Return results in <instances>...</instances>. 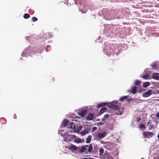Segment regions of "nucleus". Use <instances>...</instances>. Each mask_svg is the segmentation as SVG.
I'll use <instances>...</instances> for the list:
<instances>
[{"label":"nucleus","mask_w":159,"mask_h":159,"mask_svg":"<svg viewBox=\"0 0 159 159\" xmlns=\"http://www.w3.org/2000/svg\"><path fill=\"white\" fill-rule=\"evenodd\" d=\"M117 10H108L107 9H104L102 10V16L107 20H111L116 19L118 17ZM100 16H101L100 14H98Z\"/></svg>","instance_id":"obj_1"},{"label":"nucleus","mask_w":159,"mask_h":159,"mask_svg":"<svg viewBox=\"0 0 159 159\" xmlns=\"http://www.w3.org/2000/svg\"><path fill=\"white\" fill-rule=\"evenodd\" d=\"M114 47L108 43H105V46L103 48V52L107 55H112L116 51V50L114 49Z\"/></svg>","instance_id":"obj_2"},{"label":"nucleus","mask_w":159,"mask_h":159,"mask_svg":"<svg viewBox=\"0 0 159 159\" xmlns=\"http://www.w3.org/2000/svg\"><path fill=\"white\" fill-rule=\"evenodd\" d=\"M117 103L116 102H114V101H113L110 103H107V105L110 108L113 109L114 110H117L118 112L116 113V115H121L123 114V111L122 109L121 111H120V110L119 109V107L117 104Z\"/></svg>","instance_id":"obj_3"},{"label":"nucleus","mask_w":159,"mask_h":159,"mask_svg":"<svg viewBox=\"0 0 159 159\" xmlns=\"http://www.w3.org/2000/svg\"><path fill=\"white\" fill-rule=\"evenodd\" d=\"M73 2L77 5L79 7V11L82 13H85L87 11V8L84 6V4L81 2V0H73Z\"/></svg>","instance_id":"obj_4"},{"label":"nucleus","mask_w":159,"mask_h":159,"mask_svg":"<svg viewBox=\"0 0 159 159\" xmlns=\"http://www.w3.org/2000/svg\"><path fill=\"white\" fill-rule=\"evenodd\" d=\"M34 50V48L31 46H29L28 48H26L25 50V51H23L21 53V56L22 57H28L29 56H32L30 55L31 53H33V51Z\"/></svg>","instance_id":"obj_5"},{"label":"nucleus","mask_w":159,"mask_h":159,"mask_svg":"<svg viewBox=\"0 0 159 159\" xmlns=\"http://www.w3.org/2000/svg\"><path fill=\"white\" fill-rule=\"evenodd\" d=\"M104 28L103 30V33L104 34H107V36L109 35V33L111 31V25L110 24H105L104 25Z\"/></svg>","instance_id":"obj_6"},{"label":"nucleus","mask_w":159,"mask_h":159,"mask_svg":"<svg viewBox=\"0 0 159 159\" xmlns=\"http://www.w3.org/2000/svg\"><path fill=\"white\" fill-rule=\"evenodd\" d=\"M113 30V32H114V33L116 35H117L119 34H121V29L120 26L119 25L114 26Z\"/></svg>","instance_id":"obj_7"},{"label":"nucleus","mask_w":159,"mask_h":159,"mask_svg":"<svg viewBox=\"0 0 159 159\" xmlns=\"http://www.w3.org/2000/svg\"><path fill=\"white\" fill-rule=\"evenodd\" d=\"M153 91L152 89H149L146 92H144L142 94V97L147 98L150 96L152 93Z\"/></svg>","instance_id":"obj_8"},{"label":"nucleus","mask_w":159,"mask_h":159,"mask_svg":"<svg viewBox=\"0 0 159 159\" xmlns=\"http://www.w3.org/2000/svg\"><path fill=\"white\" fill-rule=\"evenodd\" d=\"M127 48V45L126 44H123L121 45H120L118 47V50L119 51H117L115 52V53L117 55L119 54L120 53L119 50H124L126 49Z\"/></svg>","instance_id":"obj_9"},{"label":"nucleus","mask_w":159,"mask_h":159,"mask_svg":"<svg viewBox=\"0 0 159 159\" xmlns=\"http://www.w3.org/2000/svg\"><path fill=\"white\" fill-rule=\"evenodd\" d=\"M69 124V121L66 119H64L60 125L61 129L63 127H66Z\"/></svg>","instance_id":"obj_10"},{"label":"nucleus","mask_w":159,"mask_h":159,"mask_svg":"<svg viewBox=\"0 0 159 159\" xmlns=\"http://www.w3.org/2000/svg\"><path fill=\"white\" fill-rule=\"evenodd\" d=\"M91 128H87L84 129L83 131L80 132V134L82 136H84L85 134L88 133L89 132Z\"/></svg>","instance_id":"obj_11"},{"label":"nucleus","mask_w":159,"mask_h":159,"mask_svg":"<svg viewBox=\"0 0 159 159\" xmlns=\"http://www.w3.org/2000/svg\"><path fill=\"white\" fill-rule=\"evenodd\" d=\"M144 134L145 136V137L147 138L152 137L154 135L152 132L147 131L145 132Z\"/></svg>","instance_id":"obj_12"},{"label":"nucleus","mask_w":159,"mask_h":159,"mask_svg":"<svg viewBox=\"0 0 159 159\" xmlns=\"http://www.w3.org/2000/svg\"><path fill=\"white\" fill-rule=\"evenodd\" d=\"M152 78L156 80H159V73L155 72L153 73Z\"/></svg>","instance_id":"obj_13"},{"label":"nucleus","mask_w":159,"mask_h":159,"mask_svg":"<svg viewBox=\"0 0 159 159\" xmlns=\"http://www.w3.org/2000/svg\"><path fill=\"white\" fill-rule=\"evenodd\" d=\"M98 147L96 144H93V149L92 154H96L98 152Z\"/></svg>","instance_id":"obj_14"},{"label":"nucleus","mask_w":159,"mask_h":159,"mask_svg":"<svg viewBox=\"0 0 159 159\" xmlns=\"http://www.w3.org/2000/svg\"><path fill=\"white\" fill-rule=\"evenodd\" d=\"M68 148L71 151H77L78 147L76 146L71 144L68 147Z\"/></svg>","instance_id":"obj_15"},{"label":"nucleus","mask_w":159,"mask_h":159,"mask_svg":"<svg viewBox=\"0 0 159 159\" xmlns=\"http://www.w3.org/2000/svg\"><path fill=\"white\" fill-rule=\"evenodd\" d=\"M107 133L105 131H103L102 132L99 133L98 134V138H102L106 136Z\"/></svg>","instance_id":"obj_16"},{"label":"nucleus","mask_w":159,"mask_h":159,"mask_svg":"<svg viewBox=\"0 0 159 159\" xmlns=\"http://www.w3.org/2000/svg\"><path fill=\"white\" fill-rule=\"evenodd\" d=\"M94 118V116L92 113H89L86 118L87 120H93Z\"/></svg>","instance_id":"obj_17"},{"label":"nucleus","mask_w":159,"mask_h":159,"mask_svg":"<svg viewBox=\"0 0 159 159\" xmlns=\"http://www.w3.org/2000/svg\"><path fill=\"white\" fill-rule=\"evenodd\" d=\"M87 111V110L86 109L84 110L81 111L80 112H78V114L82 117H83L84 116Z\"/></svg>","instance_id":"obj_18"},{"label":"nucleus","mask_w":159,"mask_h":159,"mask_svg":"<svg viewBox=\"0 0 159 159\" xmlns=\"http://www.w3.org/2000/svg\"><path fill=\"white\" fill-rule=\"evenodd\" d=\"M75 124L73 122H70L68 125V128L74 129H75Z\"/></svg>","instance_id":"obj_19"},{"label":"nucleus","mask_w":159,"mask_h":159,"mask_svg":"<svg viewBox=\"0 0 159 159\" xmlns=\"http://www.w3.org/2000/svg\"><path fill=\"white\" fill-rule=\"evenodd\" d=\"M88 152L90 153H92V151L93 147L91 144H90L89 145V146L88 147Z\"/></svg>","instance_id":"obj_20"},{"label":"nucleus","mask_w":159,"mask_h":159,"mask_svg":"<svg viewBox=\"0 0 159 159\" xmlns=\"http://www.w3.org/2000/svg\"><path fill=\"white\" fill-rule=\"evenodd\" d=\"M107 110V108L106 107H103L101 109H100L99 112V114L100 115L103 113L104 111H106Z\"/></svg>","instance_id":"obj_21"},{"label":"nucleus","mask_w":159,"mask_h":159,"mask_svg":"<svg viewBox=\"0 0 159 159\" xmlns=\"http://www.w3.org/2000/svg\"><path fill=\"white\" fill-rule=\"evenodd\" d=\"M107 102H103L101 103L98 104L97 106V107L98 108H100L101 107H102L104 106H105L107 105Z\"/></svg>","instance_id":"obj_22"},{"label":"nucleus","mask_w":159,"mask_h":159,"mask_svg":"<svg viewBox=\"0 0 159 159\" xmlns=\"http://www.w3.org/2000/svg\"><path fill=\"white\" fill-rule=\"evenodd\" d=\"M92 139V136L91 135H89L86 139V143H89Z\"/></svg>","instance_id":"obj_23"},{"label":"nucleus","mask_w":159,"mask_h":159,"mask_svg":"<svg viewBox=\"0 0 159 159\" xmlns=\"http://www.w3.org/2000/svg\"><path fill=\"white\" fill-rule=\"evenodd\" d=\"M110 117V115L108 114H106L105 115L103 116V117L102 119L101 120L103 122H104L105 120L108 119Z\"/></svg>","instance_id":"obj_24"},{"label":"nucleus","mask_w":159,"mask_h":159,"mask_svg":"<svg viewBox=\"0 0 159 159\" xmlns=\"http://www.w3.org/2000/svg\"><path fill=\"white\" fill-rule=\"evenodd\" d=\"M150 83L149 82H144L143 84V86L144 88H146L150 85Z\"/></svg>","instance_id":"obj_25"},{"label":"nucleus","mask_w":159,"mask_h":159,"mask_svg":"<svg viewBox=\"0 0 159 159\" xmlns=\"http://www.w3.org/2000/svg\"><path fill=\"white\" fill-rule=\"evenodd\" d=\"M132 93L134 94L137 92V87L136 86H134L132 89Z\"/></svg>","instance_id":"obj_26"},{"label":"nucleus","mask_w":159,"mask_h":159,"mask_svg":"<svg viewBox=\"0 0 159 159\" xmlns=\"http://www.w3.org/2000/svg\"><path fill=\"white\" fill-rule=\"evenodd\" d=\"M149 75L148 73H147L143 75L142 76V78L144 79L147 80L149 79Z\"/></svg>","instance_id":"obj_27"},{"label":"nucleus","mask_w":159,"mask_h":159,"mask_svg":"<svg viewBox=\"0 0 159 159\" xmlns=\"http://www.w3.org/2000/svg\"><path fill=\"white\" fill-rule=\"evenodd\" d=\"M82 126L81 125L77 127L75 129V131L77 133H78L80 130H81L82 128Z\"/></svg>","instance_id":"obj_28"},{"label":"nucleus","mask_w":159,"mask_h":159,"mask_svg":"<svg viewBox=\"0 0 159 159\" xmlns=\"http://www.w3.org/2000/svg\"><path fill=\"white\" fill-rule=\"evenodd\" d=\"M99 152L100 153L99 155L100 156H101L104 153V150L102 148H101L99 149Z\"/></svg>","instance_id":"obj_29"},{"label":"nucleus","mask_w":159,"mask_h":159,"mask_svg":"<svg viewBox=\"0 0 159 159\" xmlns=\"http://www.w3.org/2000/svg\"><path fill=\"white\" fill-rule=\"evenodd\" d=\"M141 83V82L138 80H136L134 83V84L135 85L139 86L140 84Z\"/></svg>","instance_id":"obj_30"},{"label":"nucleus","mask_w":159,"mask_h":159,"mask_svg":"<svg viewBox=\"0 0 159 159\" xmlns=\"http://www.w3.org/2000/svg\"><path fill=\"white\" fill-rule=\"evenodd\" d=\"M75 141L77 143H80L82 142L81 139L79 138H78L77 139H75Z\"/></svg>","instance_id":"obj_31"},{"label":"nucleus","mask_w":159,"mask_h":159,"mask_svg":"<svg viewBox=\"0 0 159 159\" xmlns=\"http://www.w3.org/2000/svg\"><path fill=\"white\" fill-rule=\"evenodd\" d=\"M151 66L153 69H157V66L155 63L154 62L151 65Z\"/></svg>","instance_id":"obj_32"},{"label":"nucleus","mask_w":159,"mask_h":159,"mask_svg":"<svg viewBox=\"0 0 159 159\" xmlns=\"http://www.w3.org/2000/svg\"><path fill=\"white\" fill-rule=\"evenodd\" d=\"M127 96L122 97L120 99L119 101L120 102H123L125 99H127Z\"/></svg>","instance_id":"obj_33"},{"label":"nucleus","mask_w":159,"mask_h":159,"mask_svg":"<svg viewBox=\"0 0 159 159\" xmlns=\"http://www.w3.org/2000/svg\"><path fill=\"white\" fill-rule=\"evenodd\" d=\"M23 17L25 19H27L30 17V16L28 14L25 13L24 14Z\"/></svg>","instance_id":"obj_34"},{"label":"nucleus","mask_w":159,"mask_h":159,"mask_svg":"<svg viewBox=\"0 0 159 159\" xmlns=\"http://www.w3.org/2000/svg\"><path fill=\"white\" fill-rule=\"evenodd\" d=\"M86 150V148L84 146H82L81 147V148H80V152H84Z\"/></svg>","instance_id":"obj_35"},{"label":"nucleus","mask_w":159,"mask_h":159,"mask_svg":"<svg viewBox=\"0 0 159 159\" xmlns=\"http://www.w3.org/2000/svg\"><path fill=\"white\" fill-rule=\"evenodd\" d=\"M47 39H50L52 36V34L51 33H47L46 35Z\"/></svg>","instance_id":"obj_36"},{"label":"nucleus","mask_w":159,"mask_h":159,"mask_svg":"<svg viewBox=\"0 0 159 159\" xmlns=\"http://www.w3.org/2000/svg\"><path fill=\"white\" fill-rule=\"evenodd\" d=\"M51 49V47L49 45L47 46L46 48V50L47 52H49Z\"/></svg>","instance_id":"obj_37"},{"label":"nucleus","mask_w":159,"mask_h":159,"mask_svg":"<svg viewBox=\"0 0 159 159\" xmlns=\"http://www.w3.org/2000/svg\"><path fill=\"white\" fill-rule=\"evenodd\" d=\"M156 127H155L154 126V125H150V127L149 128V130H151L152 129L154 128H155Z\"/></svg>","instance_id":"obj_38"},{"label":"nucleus","mask_w":159,"mask_h":159,"mask_svg":"<svg viewBox=\"0 0 159 159\" xmlns=\"http://www.w3.org/2000/svg\"><path fill=\"white\" fill-rule=\"evenodd\" d=\"M37 20H38V19L36 17H33L32 18V20H33V21H37Z\"/></svg>","instance_id":"obj_39"},{"label":"nucleus","mask_w":159,"mask_h":159,"mask_svg":"<svg viewBox=\"0 0 159 159\" xmlns=\"http://www.w3.org/2000/svg\"><path fill=\"white\" fill-rule=\"evenodd\" d=\"M140 128H142L143 129H145V127L144 124H141L140 126Z\"/></svg>","instance_id":"obj_40"},{"label":"nucleus","mask_w":159,"mask_h":159,"mask_svg":"<svg viewBox=\"0 0 159 159\" xmlns=\"http://www.w3.org/2000/svg\"><path fill=\"white\" fill-rule=\"evenodd\" d=\"M97 129V128L96 127H93L92 128V132H93L95 130H96Z\"/></svg>","instance_id":"obj_41"},{"label":"nucleus","mask_w":159,"mask_h":159,"mask_svg":"<svg viewBox=\"0 0 159 159\" xmlns=\"http://www.w3.org/2000/svg\"><path fill=\"white\" fill-rule=\"evenodd\" d=\"M126 100L128 101V102H129L131 100V97H130L129 98H127V99H126Z\"/></svg>","instance_id":"obj_42"},{"label":"nucleus","mask_w":159,"mask_h":159,"mask_svg":"<svg viewBox=\"0 0 159 159\" xmlns=\"http://www.w3.org/2000/svg\"><path fill=\"white\" fill-rule=\"evenodd\" d=\"M64 141L66 142L67 141H70V140H68L66 137H64V139H63Z\"/></svg>","instance_id":"obj_43"},{"label":"nucleus","mask_w":159,"mask_h":159,"mask_svg":"<svg viewBox=\"0 0 159 159\" xmlns=\"http://www.w3.org/2000/svg\"><path fill=\"white\" fill-rule=\"evenodd\" d=\"M151 120H149L148 122H147V125L148 126H149V124L151 123Z\"/></svg>","instance_id":"obj_44"},{"label":"nucleus","mask_w":159,"mask_h":159,"mask_svg":"<svg viewBox=\"0 0 159 159\" xmlns=\"http://www.w3.org/2000/svg\"><path fill=\"white\" fill-rule=\"evenodd\" d=\"M98 124L99 125H102L104 124V123L101 122H99L98 123Z\"/></svg>","instance_id":"obj_45"},{"label":"nucleus","mask_w":159,"mask_h":159,"mask_svg":"<svg viewBox=\"0 0 159 159\" xmlns=\"http://www.w3.org/2000/svg\"><path fill=\"white\" fill-rule=\"evenodd\" d=\"M69 118H75V115H73V116H70L69 117Z\"/></svg>","instance_id":"obj_46"},{"label":"nucleus","mask_w":159,"mask_h":159,"mask_svg":"<svg viewBox=\"0 0 159 159\" xmlns=\"http://www.w3.org/2000/svg\"><path fill=\"white\" fill-rule=\"evenodd\" d=\"M156 116L158 118L159 120V112L156 114Z\"/></svg>","instance_id":"obj_47"},{"label":"nucleus","mask_w":159,"mask_h":159,"mask_svg":"<svg viewBox=\"0 0 159 159\" xmlns=\"http://www.w3.org/2000/svg\"><path fill=\"white\" fill-rule=\"evenodd\" d=\"M30 39V37H27L25 38V39L26 40H29Z\"/></svg>","instance_id":"obj_48"},{"label":"nucleus","mask_w":159,"mask_h":159,"mask_svg":"<svg viewBox=\"0 0 159 159\" xmlns=\"http://www.w3.org/2000/svg\"><path fill=\"white\" fill-rule=\"evenodd\" d=\"M89 146V145H85L84 146H84V147H85V148H86H86H88Z\"/></svg>","instance_id":"obj_49"},{"label":"nucleus","mask_w":159,"mask_h":159,"mask_svg":"<svg viewBox=\"0 0 159 159\" xmlns=\"http://www.w3.org/2000/svg\"><path fill=\"white\" fill-rule=\"evenodd\" d=\"M2 120H5V121H6V120L4 118H1L0 119V121H1Z\"/></svg>","instance_id":"obj_50"},{"label":"nucleus","mask_w":159,"mask_h":159,"mask_svg":"<svg viewBox=\"0 0 159 159\" xmlns=\"http://www.w3.org/2000/svg\"><path fill=\"white\" fill-rule=\"evenodd\" d=\"M140 118H139L137 120V122H139L140 121Z\"/></svg>","instance_id":"obj_51"},{"label":"nucleus","mask_w":159,"mask_h":159,"mask_svg":"<svg viewBox=\"0 0 159 159\" xmlns=\"http://www.w3.org/2000/svg\"><path fill=\"white\" fill-rule=\"evenodd\" d=\"M64 131L63 130L61 129V130H59V131L60 132H63Z\"/></svg>","instance_id":"obj_52"},{"label":"nucleus","mask_w":159,"mask_h":159,"mask_svg":"<svg viewBox=\"0 0 159 159\" xmlns=\"http://www.w3.org/2000/svg\"><path fill=\"white\" fill-rule=\"evenodd\" d=\"M149 70L148 68H147V69H146L145 70V71H144V72H146V71H147V70Z\"/></svg>","instance_id":"obj_53"},{"label":"nucleus","mask_w":159,"mask_h":159,"mask_svg":"<svg viewBox=\"0 0 159 159\" xmlns=\"http://www.w3.org/2000/svg\"><path fill=\"white\" fill-rule=\"evenodd\" d=\"M157 137H158V139L159 140V133L157 135Z\"/></svg>","instance_id":"obj_54"},{"label":"nucleus","mask_w":159,"mask_h":159,"mask_svg":"<svg viewBox=\"0 0 159 159\" xmlns=\"http://www.w3.org/2000/svg\"><path fill=\"white\" fill-rule=\"evenodd\" d=\"M143 90H141L140 91H138L140 93L141 92H143Z\"/></svg>","instance_id":"obj_55"},{"label":"nucleus","mask_w":159,"mask_h":159,"mask_svg":"<svg viewBox=\"0 0 159 159\" xmlns=\"http://www.w3.org/2000/svg\"><path fill=\"white\" fill-rule=\"evenodd\" d=\"M157 36H159V33L157 34Z\"/></svg>","instance_id":"obj_56"},{"label":"nucleus","mask_w":159,"mask_h":159,"mask_svg":"<svg viewBox=\"0 0 159 159\" xmlns=\"http://www.w3.org/2000/svg\"><path fill=\"white\" fill-rule=\"evenodd\" d=\"M116 141H117V142H119V139H116Z\"/></svg>","instance_id":"obj_57"},{"label":"nucleus","mask_w":159,"mask_h":159,"mask_svg":"<svg viewBox=\"0 0 159 159\" xmlns=\"http://www.w3.org/2000/svg\"><path fill=\"white\" fill-rule=\"evenodd\" d=\"M82 159H88V158L86 157H84V158H83Z\"/></svg>","instance_id":"obj_58"},{"label":"nucleus","mask_w":159,"mask_h":159,"mask_svg":"<svg viewBox=\"0 0 159 159\" xmlns=\"http://www.w3.org/2000/svg\"><path fill=\"white\" fill-rule=\"evenodd\" d=\"M65 0V2H68V0Z\"/></svg>","instance_id":"obj_59"},{"label":"nucleus","mask_w":159,"mask_h":159,"mask_svg":"<svg viewBox=\"0 0 159 159\" xmlns=\"http://www.w3.org/2000/svg\"><path fill=\"white\" fill-rule=\"evenodd\" d=\"M72 136L74 137H76V136L75 135H72Z\"/></svg>","instance_id":"obj_60"},{"label":"nucleus","mask_w":159,"mask_h":159,"mask_svg":"<svg viewBox=\"0 0 159 159\" xmlns=\"http://www.w3.org/2000/svg\"><path fill=\"white\" fill-rule=\"evenodd\" d=\"M103 141H102V142H101V143H103Z\"/></svg>","instance_id":"obj_61"},{"label":"nucleus","mask_w":159,"mask_h":159,"mask_svg":"<svg viewBox=\"0 0 159 159\" xmlns=\"http://www.w3.org/2000/svg\"><path fill=\"white\" fill-rule=\"evenodd\" d=\"M98 39H100V36H99V37H98Z\"/></svg>","instance_id":"obj_62"},{"label":"nucleus","mask_w":159,"mask_h":159,"mask_svg":"<svg viewBox=\"0 0 159 159\" xmlns=\"http://www.w3.org/2000/svg\"><path fill=\"white\" fill-rule=\"evenodd\" d=\"M22 58L21 57H20V60H22Z\"/></svg>","instance_id":"obj_63"},{"label":"nucleus","mask_w":159,"mask_h":159,"mask_svg":"<svg viewBox=\"0 0 159 159\" xmlns=\"http://www.w3.org/2000/svg\"><path fill=\"white\" fill-rule=\"evenodd\" d=\"M89 159H94L92 158H89Z\"/></svg>","instance_id":"obj_64"}]
</instances>
